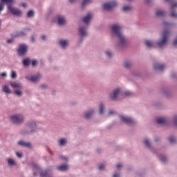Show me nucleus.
Wrapping results in <instances>:
<instances>
[{
  "label": "nucleus",
  "instance_id": "1",
  "mask_svg": "<svg viewBox=\"0 0 177 177\" xmlns=\"http://www.w3.org/2000/svg\"><path fill=\"white\" fill-rule=\"evenodd\" d=\"M113 32L119 38L121 45H125V37L121 33V26L113 25L111 27Z\"/></svg>",
  "mask_w": 177,
  "mask_h": 177
},
{
  "label": "nucleus",
  "instance_id": "2",
  "mask_svg": "<svg viewBox=\"0 0 177 177\" xmlns=\"http://www.w3.org/2000/svg\"><path fill=\"white\" fill-rule=\"evenodd\" d=\"M168 35H169V32L168 30H165L162 34V40L157 43L159 48H162V46H165L167 42H168Z\"/></svg>",
  "mask_w": 177,
  "mask_h": 177
},
{
  "label": "nucleus",
  "instance_id": "3",
  "mask_svg": "<svg viewBox=\"0 0 177 177\" xmlns=\"http://www.w3.org/2000/svg\"><path fill=\"white\" fill-rule=\"evenodd\" d=\"M117 6V2L116 1H111L108 3H105L103 5V8L105 10H113L114 8Z\"/></svg>",
  "mask_w": 177,
  "mask_h": 177
},
{
  "label": "nucleus",
  "instance_id": "4",
  "mask_svg": "<svg viewBox=\"0 0 177 177\" xmlns=\"http://www.w3.org/2000/svg\"><path fill=\"white\" fill-rule=\"evenodd\" d=\"M10 120L14 124H20L23 122L24 118H23V116H21V115H15L11 116Z\"/></svg>",
  "mask_w": 177,
  "mask_h": 177
},
{
  "label": "nucleus",
  "instance_id": "5",
  "mask_svg": "<svg viewBox=\"0 0 177 177\" xmlns=\"http://www.w3.org/2000/svg\"><path fill=\"white\" fill-rule=\"evenodd\" d=\"M26 53H27V46H26L25 44L19 45L18 49V55H19V56H24Z\"/></svg>",
  "mask_w": 177,
  "mask_h": 177
},
{
  "label": "nucleus",
  "instance_id": "6",
  "mask_svg": "<svg viewBox=\"0 0 177 177\" xmlns=\"http://www.w3.org/2000/svg\"><path fill=\"white\" fill-rule=\"evenodd\" d=\"M8 9L15 16H21V11L16 8H13L11 5L8 6Z\"/></svg>",
  "mask_w": 177,
  "mask_h": 177
},
{
  "label": "nucleus",
  "instance_id": "7",
  "mask_svg": "<svg viewBox=\"0 0 177 177\" xmlns=\"http://www.w3.org/2000/svg\"><path fill=\"white\" fill-rule=\"evenodd\" d=\"M120 120L123 122H125L126 124H133V120L132 118L122 115L120 116Z\"/></svg>",
  "mask_w": 177,
  "mask_h": 177
},
{
  "label": "nucleus",
  "instance_id": "8",
  "mask_svg": "<svg viewBox=\"0 0 177 177\" xmlns=\"http://www.w3.org/2000/svg\"><path fill=\"white\" fill-rule=\"evenodd\" d=\"M26 78L28 80V81H31V82H38L41 78V74H37L36 76H32Z\"/></svg>",
  "mask_w": 177,
  "mask_h": 177
},
{
  "label": "nucleus",
  "instance_id": "9",
  "mask_svg": "<svg viewBox=\"0 0 177 177\" xmlns=\"http://www.w3.org/2000/svg\"><path fill=\"white\" fill-rule=\"evenodd\" d=\"M92 16L93 15L91 13H88L86 17H84L82 19L83 23H84L85 24H88V23L91 21V19H92Z\"/></svg>",
  "mask_w": 177,
  "mask_h": 177
},
{
  "label": "nucleus",
  "instance_id": "10",
  "mask_svg": "<svg viewBox=\"0 0 177 177\" xmlns=\"http://www.w3.org/2000/svg\"><path fill=\"white\" fill-rule=\"evenodd\" d=\"M120 93V88H116L112 95H111V99L112 100H117V97H118V94Z\"/></svg>",
  "mask_w": 177,
  "mask_h": 177
},
{
  "label": "nucleus",
  "instance_id": "11",
  "mask_svg": "<svg viewBox=\"0 0 177 177\" xmlns=\"http://www.w3.org/2000/svg\"><path fill=\"white\" fill-rule=\"evenodd\" d=\"M157 124H160L164 125V124H167V119L165 118H158L156 119Z\"/></svg>",
  "mask_w": 177,
  "mask_h": 177
},
{
  "label": "nucleus",
  "instance_id": "12",
  "mask_svg": "<svg viewBox=\"0 0 177 177\" xmlns=\"http://www.w3.org/2000/svg\"><path fill=\"white\" fill-rule=\"evenodd\" d=\"M154 69L155 70H159V71H162L164 70V64H156L154 66Z\"/></svg>",
  "mask_w": 177,
  "mask_h": 177
},
{
  "label": "nucleus",
  "instance_id": "13",
  "mask_svg": "<svg viewBox=\"0 0 177 177\" xmlns=\"http://www.w3.org/2000/svg\"><path fill=\"white\" fill-rule=\"evenodd\" d=\"M57 21L59 26H63V24H66V19H64V17H58Z\"/></svg>",
  "mask_w": 177,
  "mask_h": 177
},
{
  "label": "nucleus",
  "instance_id": "14",
  "mask_svg": "<svg viewBox=\"0 0 177 177\" xmlns=\"http://www.w3.org/2000/svg\"><path fill=\"white\" fill-rule=\"evenodd\" d=\"M79 32H80L81 37H85V35H86V30L85 28H84V27L80 28Z\"/></svg>",
  "mask_w": 177,
  "mask_h": 177
},
{
  "label": "nucleus",
  "instance_id": "15",
  "mask_svg": "<svg viewBox=\"0 0 177 177\" xmlns=\"http://www.w3.org/2000/svg\"><path fill=\"white\" fill-rule=\"evenodd\" d=\"M57 168L59 171H67V169H68V166L67 165H62L57 166Z\"/></svg>",
  "mask_w": 177,
  "mask_h": 177
},
{
  "label": "nucleus",
  "instance_id": "16",
  "mask_svg": "<svg viewBox=\"0 0 177 177\" xmlns=\"http://www.w3.org/2000/svg\"><path fill=\"white\" fill-rule=\"evenodd\" d=\"M18 145L20 146H25V147H31V144L29 142H26L24 141H19Z\"/></svg>",
  "mask_w": 177,
  "mask_h": 177
},
{
  "label": "nucleus",
  "instance_id": "17",
  "mask_svg": "<svg viewBox=\"0 0 177 177\" xmlns=\"http://www.w3.org/2000/svg\"><path fill=\"white\" fill-rule=\"evenodd\" d=\"M32 167L33 171H36V172H41V168H39V166L35 165V163H32Z\"/></svg>",
  "mask_w": 177,
  "mask_h": 177
},
{
  "label": "nucleus",
  "instance_id": "18",
  "mask_svg": "<svg viewBox=\"0 0 177 177\" xmlns=\"http://www.w3.org/2000/svg\"><path fill=\"white\" fill-rule=\"evenodd\" d=\"M68 44V41L67 40H61L59 41V45L62 46V48H66Z\"/></svg>",
  "mask_w": 177,
  "mask_h": 177
},
{
  "label": "nucleus",
  "instance_id": "19",
  "mask_svg": "<svg viewBox=\"0 0 177 177\" xmlns=\"http://www.w3.org/2000/svg\"><path fill=\"white\" fill-rule=\"evenodd\" d=\"M10 85L12 88H21V84L17 82L10 83Z\"/></svg>",
  "mask_w": 177,
  "mask_h": 177
},
{
  "label": "nucleus",
  "instance_id": "20",
  "mask_svg": "<svg viewBox=\"0 0 177 177\" xmlns=\"http://www.w3.org/2000/svg\"><path fill=\"white\" fill-rule=\"evenodd\" d=\"M40 176L41 177H50V174H49V173H48V171H41L40 173Z\"/></svg>",
  "mask_w": 177,
  "mask_h": 177
},
{
  "label": "nucleus",
  "instance_id": "21",
  "mask_svg": "<svg viewBox=\"0 0 177 177\" xmlns=\"http://www.w3.org/2000/svg\"><path fill=\"white\" fill-rule=\"evenodd\" d=\"M3 91L6 93H12V91H10V88H9V86H3Z\"/></svg>",
  "mask_w": 177,
  "mask_h": 177
},
{
  "label": "nucleus",
  "instance_id": "22",
  "mask_svg": "<svg viewBox=\"0 0 177 177\" xmlns=\"http://www.w3.org/2000/svg\"><path fill=\"white\" fill-rule=\"evenodd\" d=\"M24 66H29V64H31V60L29 59H25L23 61Z\"/></svg>",
  "mask_w": 177,
  "mask_h": 177
},
{
  "label": "nucleus",
  "instance_id": "23",
  "mask_svg": "<svg viewBox=\"0 0 177 177\" xmlns=\"http://www.w3.org/2000/svg\"><path fill=\"white\" fill-rule=\"evenodd\" d=\"M145 45L148 48H153V43L150 40H146L145 41Z\"/></svg>",
  "mask_w": 177,
  "mask_h": 177
},
{
  "label": "nucleus",
  "instance_id": "24",
  "mask_svg": "<svg viewBox=\"0 0 177 177\" xmlns=\"http://www.w3.org/2000/svg\"><path fill=\"white\" fill-rule=\"evenodd\" d=\"M164 15H165V12H164L162 10H158L156 12V15L158 17H162L164 16Z\"/></svg>",
  "mask_w": 177,
  "mask_h": 177
},
{
  "label": "nucleus",
  "instance_id": "25",
  "mask_svg": "<svg viewBox=\"0 0 177 177\" xmlns=\"http://www.w3.org/2000/svg\"><path fill=\"white\" fill-rule=\"evenodd\" d=\"M93 113H94L93 111H91L89 112L86 113V114H85L86 118H91V117H92V115L93 114Z\"/></svg>",
  "mask_w": 177,
  "mask_h": 177
},
{
  "label": "nucleus",
  "instance_id": "26",
  "mask_svg": "<svg viewBox=\"0 0 177 177\" xmlns=\"http://www.w3.org/2000/svg\"><path fill=\"white\" fill-rule=\"evenodd\" d=\"M92 2V0H83L82 3V6H85V5H88V3H91Z\"/></svg>",
  "mask_w": 177,
  "mask_h": 177
},
{
  "label": "nucleus",
  "instance_id": "27",
  "mask_svg": "<svg viewBox=\"0 0 177 177\" xmlns=\"http://www.w3.org/2000/svg\"><path fill=\"white\" fill-rule=\"evenodd\" d=\"M103 111H104V106L103 104L100 105V114H103Z\"/></svg>",
  "mask_w": 177,
  "mask_h": 177
},
{
  "label": "nucleus",
  "instance_id": "28",
  "mask_svg": "<svg viewBox=\"0 0 177 177\" xmlns=\"http://www.w3.org/2000/svg\"><path fill=\"white\" fill-rule=\"evenodd\" d=\"M8 165H15V160H13V159L12 158H8Z\"/></svg>",
  "mask_w": 177,
  "mask_h": 177
},
{
  "label": "nucleus",
  "instance_id": "29",
  "mask_svg": "<svg viewBox=\"0 0 177 177\" xmlns=\"http://www.w3.org/2000/svg\"><path fill=\"white\" fill-rule=\"evenodd\" d=\"M34 16V11L30 10L27 13V17H32Z\"/></svg>",
  "mask_w": 177,
  "mask_h": 177
},
{
  "label": "nucleus",
  "instance_id": "30",
  "mask_svg": "<svg viewBox=\"0 0 177 177\" xmlns=\"http://www.w3.org/2000/svg\"><path fill=\"white\" fill-rule=\"evenodd\" d=\"M132 9V8L131 6H124L122 8V10H124V12H128V10H131Z\"/></svg>",
  "mask_w": 177,
  "mask_h": 177
},
{
  "label": "nucleus",
  "instance_id": "31",
  "mask_svg": "<svg viewBox=\"0 0 177 177\" xmlns=\"http://www.w3.org/2000/svg\"><path fill=\"white\" fill-rule=\"evenodd\" d=\"M131 64L130 62H126L124 63V67H125V68H129V67H131Z\"/></svg>",
  "mask_w": 177,
  "mask_h": 177
},
{
  "label": "nucleus",
  "instance_id": "32",
  "mask_svg": "<svg viewBox=\"0 0 177 177\" xmlns=\"http://www.w3.org/2000/svg\"><path fill=\"white\" fill-rule=\"evenodd\" d=\"M59 145L61 146H64V145H66V139L62 138L59 140Z\"/></svg>",
  "mask_w": 177,
  "mask_h": 177
},
{
  "label": "nucleus",
  "instance_id": "33",
  "mask_svg": "<svg viewBox=\"0 0 177 177\" xmlns=\"http://www.w3.org/2000/svg\"><path fill=\"white\" fill-rule=\"evenodd\" d=\"M15 93L17 96H21V95H23V93L19 90H15Z\"/></svg>",
  "mask_w": 177,
  "mask_h": 177
},
{
  "label": "nucleus",
  "instance_id": "34",
  "mask_svg": "<svg viewBox=\"0 0 177 177\" xmlns=\"http://www.w3.org/2000/svg\"><path fill=\"white\" fill-rule=\"evenodd\" d=\"M144 143L147 147H150V142L149 141V140L145 139L144 140Z\"/></svg>",
  "mask_w": 177,
  "mask_h": 177
},
{
  "label": "nucleus",
  "instance_id": "35",
  "mask_svg": "<svg viewBox=\"0 0 177 177\" xmlns=\"http://www.w3.org/2000/svg\"><path fill=\"white\" fill-rule=\"evenodd\" d=\"M169 142L170 143H175V142H176V140L175 138H174V137H170V138H169Z\"/></svg>",
  "mask_w": 177,
  "mask_h": 177
},
{
  "label": "nucleus",
  "instance_id": "36",
  "mask_svg": "<svg viewBox=\"0 0 177 177\" xmlns=\"http://www.w3.org/2000/svg\"><path fill=\"white\" fill-rule=\"evenodd\" d=\"M16 77H17V75L16 74V72H15V71H12L11 72V78H16Z\"/></svg>",
  "mask_w": 177,
  "mask_h": 177
},
{
  "label": "nucleus",
  "instance_id": "37",
  "mask_svg": "<svg viewBox=\"0 0 177 177\" xmlns=\"http://www.w3.org/2000/svg\"><path fill=\"white\" fill-rule=\"evenodd\" d=\"M1 2L5 3H13V0H1Z\"/></svg>",
  "mask_w": 177,
  "mask_h": 177
},
{
  "label": "nucleus",
  "instance_id": "38",
  "mask_svg": "<svg viewBox=\"0 0 177 177\" xmlns=\"http://www.w3.org/2000/svg\"><path fill=\"white\" fill-rule=\"evenodd\" d=\"M24 35H26V33L23 32H19L17 34V37H24Z\"/></svg>",
  "mask_w": 177,
  "mask_h": 177
},
{
  "label": "nucleus",
  "instance_id": "39",
  "mask_svg": "<svg viewBox=\"0 0 177 177\" xmlns=\"http://www.w3.org/2000/svg\"><path fill=\"white\" fill-rule=\"evenodd\" d=\"M124 96H132V93L130 91H126L124 93Z\"/></svg>",
  "mask_w": 177,
  "mask_h": 177
},
{
  "label": "nucleus",
  "instance_id": "40",
  "mask_svg": "<svg viewBox=\"0 0 177 177\" xmlns=\"http://www.w3.org/2000/svg\"><path fill=\"white\" fill-rule=\"evenodd\" d=\"M36 124H35V122H32V123H30V124H29V127H30V128H35V127H36Z\"/></svg>",
  "mask_w": 177,
  "mask_h": 177
},
{
  "label": "nucleus",
  "instance_id": "41",
  "mask_svg": "<svg viewBox=\"0 0 177 177\" xmlns=\"http://www.w3.org/2000/svg\"><path fill=\"white\" fill-rule=\"evenodd\" d=\"M171 17H177V13L172 11L171 13Z\"/></svg>",
  "mask_w": 177,
  "mask_h": 177
},
{
  "label": "nucleus",
  "instance_id": "42",
  "mask_svg": "<svg viewBox=\"0 0 177 177\" xmlns=\"http://www.w3.org/2000/svg\"><path fill=\"white\" fill-rule=\"evenodd\" d=\"M160 160L163 162H165L167 161V157L165 156H160Z\"/></svg>",
  "mask_w": 177,
  "mask_h": 177
},
{
  "label": "nucleus",
  "instance_id": "43",
  "mask_svg": "<svg viewBox=\"0 0 177 177\" xmlns=\"http://www.w3.org/2000/svg\"><path fill=\"white\" fill-rule=\"evenodd\" d=\"M4 6L3 3H0V13L3 10Z\"/></svg>",
  "mask_w": 177,
  "mask_h": 177
},
{
  "label": "nucleus",
  "instance_id": "44",
  "mask_svg": "<svg viewBox=\"0 0 177 177\" xmlns=\"http://www.w3.org/2000/svg\"><path fill=\"white\" fill-rule=\"evenodd\" d=\"M163 26L164 27H169L171 26V24H168V22H164Z\"/></svg>",
  "mask_w": 177,
  "mask_h": 177
},
{
  "label": "nucleus",
  "instance_id": "45",
  "mask_svg": "<svg viewBox=\"0 0 177 177\" xmlns=\"http://www.w3.org/2000/svg\"><path fill=\"white\" fill-rule=\"evenodd\" d=\"M174 125L177 126V115L174 117Z\"/></svg>",
  "mask_w": 177,
  "mask_h": 177
},
{
  "label": "nucleus",
  "instance_id": "46",
  "mask_svg": "<svg viewBox=\"0 0 177 177\" xmlns=\"http://www.w3.org/2000/svg\"><path fill=\"white\" fill-rule=\"evenodd\" d=\"M177 7V3H173L172 5H171V10L172 9H174V8H176Z\"/></svg>",
  "mask_w": 177,
  "mask_h": 177
},
{
  "label": "nucleus",
  "instance_id": "47",
  "mask_svg": "<svg viewBox=\"0 0 177 177\" xmlns=\"http://www.w3.org/2000/svg\"><path fill=\"white\" fill-rule=\"evenodd\" d=\"M16 155L17 156V157H19V158H21V157H23V154L19 152H17Z\"/></svg>",
  "mask_w": 177,
  "mask_h": 177
},
{
  "label": "nucleus",
  "instance_id": "48",
  "mask_svg": "<svg viewBox=\"0 0 177 177\" xmlns=\"http://www.w3.org/2000/svg\"><path fill=\"white\" fill-rule=\"evenodd\" d=\"M104 169V165L102 164L99 166L100 171H102V169Z\"/></svg>",
  "mask_w": 177,
  "mask_h": 177
},
{
  "label": "nucleus",
  "instance_id": "49",
  "mask_svg": "<svg viewBox=\"0 0 177 177\" xmlns=\"http://www.w3.org/2000/svg\"><path fill=\"white\" fill-rule=\"evenodd\" d=\"M37 63H38V62H37V60H33V61L32 62V66H36V65H37Z\"/></svg>",
  "mask_w": 177,
  "mask_h": 177
},
{
  "label": "nucleus",
  "instance_id": "50",
  "mask_svg": "<svg viewBox=\"0 0 177 177\" xmlns=\"http://www.w3.org/2000/svg\"><path fill=\"white\" fill-rule=\"evenodd\" d=\"M121 167H122V165H121L120 163L116 165L117 169H120V168H121Z\"/></svg>",
  "mask_w": 177,
  "mask_h": 177
},
{
  "label": "nucleus",
  "instance_id": "51",
  "mask_svg": "<svg viewBox=\"0 0 177 177\" xmlns=\"http://www.w3.org/2000/svg\"><path fill=\"white\" fill-rule=\"evenodd\" d=\"M21 6H22L23 8H27V3H22L21 4Z\"/></svg>",
  "mask_w": 177,
  "mask_h": 177
},
{
  "label": "nucleus",
  "instance_id": "52",
  "mask_svg": "<svg viewBox=\"0 0 177 177\" xmlns=\"http://www.w3.org/2000/svg\"><path fill=\"white\" fill-rule=\"evenodd\" d=\"M106 55H108L109 57H110V56H111V53H110V51H106Z\"/></svg>",
  "mask_w": 177,
  "mask_h": 177
},
{
  "label": "nucleus",
  "instance_id": "53",
  "mask_svg": "<svg viewBox=\"0 0 177 177\" xmlns=\"http://www.w3.org/2000/svg\"><path fill=\"white\" fill-rule=\"evenodd\" d=\"M173 45H174V46H176V45H177V38L174 41Z\"/></svg>",
  "mask_w": 177,
  "mask_h": 177
},
{
  "label": "nucleus",
  "instance_id": "54",
  "mask_svg": "<svg viewBox=\"0 0 177 177\" xmlns=\"http://www.w3.org/2000/svg\"><path fill=\"white\" fill-rule=\"evenodd\" d=\"M115 113V112L113 111H110L109 112V115H113V114H114Z\"/></svg>",
  "mask_w": 177,
  "mask_h": 177
},
{
  "label": "nucleus",
  "instance_id": "55",
  "mask_svg": "<svg viewBox=\"0 0 177 177\" xmlns=\"http://www.w3.org/2000/svg\"><path fill=\"white\" fill-rule=\"evenodd\" d=\"M113 177H120V174L115 173L113 176Z\"/></svg>",
  "mask_w": 177,
  "mask_h": 177
},
{
  "label": "nucleus",
  "instance_id": "56",
  "mask_svg": "<svg viewBox=\"0 0 177 177\" xmlns=\"http://www.w3.org/2000/svg\"><path fill=\"white\" fill-rule=\"evenodd\" d=\"M12 42H13V39H8V40H7V43L8 44H12Z\"/></svg>",
  "mask_w": 177,
  "mask_h": 177
},
{
  "label": "nucleus",
  "instance_id": "57",
  "mask_svg": "<svg viewBox=\"0 0 177 177\" xmlns=\"http://www.w3.org/2000/svg\"><path fill=\"white\" fill-rule=\"evenodd\" d=\"M41 39H42L43 41H45V39H46V36L42 35V36H41Z\"/></svg>",
  "mask_w": 177,
  "mask_h": 177
},
{
  "label": "nucleus",
  "instance_id": "58",
  "mask_svg": "<svg viewBox=\"0 0 177 177\" xmlns=\"http://www.w3.org/2000/svg\"><path fill=\"white\" fill-rule=\"evenodd\" d=\"M1 77H6V73H3L1 74Z\"/></svg>",
  "mask_w": 177,
  "mask_h": 177
},
{
  "label": "nucleus",
  "instance_id": "59",
  "mask_svg": "<svg viewBox=\"0 0 177 177\" xmlns=\"http://www.w3.org/2000/svg\"><path fill=\"white\" fill-rule=\"evenodd\" d=\"M75 1H77V0H69V2L71 3H74V2H75Z\"/></svg>",
  "mask_w": 177,
  "mask_h": 177
},
{
  "label": "nucleus",
  "instance_id": "60",
  "mask_svg": "<svg viewBox=\"0 0 177 177\" xmlns=\"http://www.w3.org/2000/svg\"><path fill=\"white\" fill-rule=\"evenodd\" d=\"M62 160H65V161H67V158L66 157H62Z\"/></svg>",
  "mask_w": 177,
  "mask_h": 177
},
{
  "label": "nucleus",
  "instance_id": "61",
  "mask_svg": "<svg viewBox=\"0 0 177 177\" xmlns=\"http://www.w3.org/2000/svg\"><path fill=\"white\" fill-rule=\"evenodd\" d=\"M33 175H34V176H37V172L34 171Z\"/></svg>",
  "mask_w": 177,
  "mask_h": 177
},
{
  "label": "nucleus",
  "instance_id": "62",
  "mask_svg": "<svg viewBox=\"0 0 177 177\" xmlns=\"http://www.w3.org/2000/svg\"><path fill=\"white\" fill-rule=\"evenodd\" d=\"M32 42H34V37H31Z\"/></svg>",
  "mask_w": 177,
  "mask_h": 177
},
{
  "label": "nucleus",
  "instance_id": "63",
  "mask_svg": "<svg viewBox=\"0 0 177 177\" xmlns=\"http://www.w3.org/2000/svg\"><path fill=\"white\" fill-rule=\"evenodd\" d=\"M41 87H42V88H46V86L42 85Z\"/></svg>",
  "mask_w": 177,
  "mask_h": 177
},
{
  "label": "nucleus",
  "instance_id": "64",
  "mask_svg": "<svg viewBox=\"0 0 177 177\" xmlns=\"http://www.w3.org/2000/svg\"><path fill=\"white\" fill-rule=\"evenodd\" d=\"M171 77L174 78L175 76H174V75H172Z\"/></svg>",
  "mask_w": 177,
  "mask_h": 177
}]
</instances>
